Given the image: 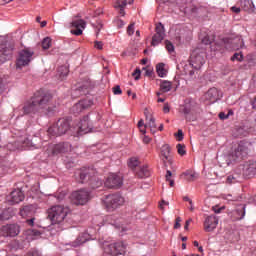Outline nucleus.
Wrapping results in <instances>:
<instances>
[{
    "label": "nucleus",
    "instance_id": "f257e3e1",
    "mask_svg": "<svg viewBox=\"0 0 256 256\" xmlns=\"http://www.w3.org/2000/svg\"><path fill=\"white\" fill-rule=\"evenodd\" d=\"M51 99H53L51 93L45 90H38L31 98V101L24 104L20 115H30V113H44L45 115H51V113H53V107L49 106Z\"/></svg>",
    "mask_w": 256,
    "mask_h": 256
},
{
    "label": "nucleus",
    "instance_id": "f03ea898",
    "mask_svg": "<svg viewBox=\"0 0 256 256\" xmlns=\"http://www.w3.org/2000/svg\"><path fill=\"white\" fill-rule=\"evenodd\" d=\"M251 151H253V144L248 141H241L230 157L233 161L238 163L239 161H243V159H247Z\"/></svg>",
    "mask_w": 256,
    "mask_h": 256
},
{
    "label": "nucleus",
    "instance_id": "7ed1b4c3",
    "mask_svg": "<svg viewBox=\"0 0 256 256\" xmlns=\"http://www.w3.org/2000/svg\"><path fill=\"white\" fill-rule=\"evenodd\" d=\"M67 215H69V208L61 205L52 206L48 210V217L54 225H59V223H63Z\"/></svg>",
    "mask_w": 256,
    "mask_h": 256
},
{
    "label": "nucleus",
    "instance_id": "20e7f679",
    "mask_svg": "<svg viewBox=\"0 0 256 256\" xmlns=\"http://www.w3.org/2000/svg\"><path fill=\"white\" fill-rule=\"evenodd\" d=\"M69 129H71V124L67 118H60L54 125L48 128L47 134L50 135V137H61V135H65Z\"/></svg>",
    "mask_w": 256,
    "mask_h": 256
},
{
    "label": "nucleus",
    "instance_id": "39448f33",
    "mask_svg": "<svg viewBox=\"0 0 256 256\" xmlns=\"http://www.w3.org/2000/svg\"><path fill=\"white\" fill-rule=\"evenodd\" d=\"M93 195L88 189L82 188L72 192L70 201L73 205H87L91 201Z\"/></svg>",
    "mask_w": 256,
    "mask_h": 256
},
{
    "label": "nucleus",
    "instance_id": "423d86ee",
    "mask_svg": "<svg viewBox=\"0 0 256 256\" xmlns=\"http://www.w3.org/2000/svg\"><path fill=\"white\" fill-rule=\"evenodd\" d=\"M91 173H93L91 169L80 170L78 173V181L79 183H88V181H90L89 185L92 189H99V187L103 186V181L95 176L91 177Z\"/></svg>",
    "mask_w": 256,
    "mask_h": 256
},
{
    "label": "nucleus",
    "instance_id": "0eeeda50",
    "mask_svg": "<svg viewBox=\"0 0 256 256\" xmlns=\"http://www.w3.org/2000/svg\"><path fill=\"white\" fill-rule=\"evenodd\" d=\"M103 201L107 211H115L125 203V198L120 194H109Z\"/></svg>",
    "mask_w": 256,
    "mask_h": 256
},
{
    "label": "nucleus",
    "instance_id": "6e6552de",
    "mask_svg": "<svg viewBox=\"0 0 256 256\" xmlns=\"http://www.w3.org/2000/svg\"><path fill=\"white\" fill-rule=\"evenodd\" d=\"M91 129L89 116H85L76 126L72 128V131L73 133H76V135H86V133H91Z\"/></svg>",
    "mask_w": 256,
    "mask_h": 256
},
{
    "label": "nucleus",
    "instance_id": "1a4fd4ad",
    "mask_svg": "<svg viewBox=\"0 0 256 256\" xmlns=\"http://www.w3.org/2000/svg\"><path fill=\"white\" fill-rule=\"evenodd\" d=\"M34 52L29 49H24L19 52L18 58L16 60L17 67H25L33 60Z\"/></svg>",
    "mask_w": 256,
    "mask_h": 256
},
{
    "label": "nucleus",
    "instance_id": "9d476101",
    "mask_svg": "<svg viewBox=\"0 0 256 256\" xmlns=\"http://www.w3.org/2000/svg\"><path fill=\"white\" fill-rule=\"evenodd\" d=\"M21 233V227L18 224H6L0 228L2 237H17Z\"/></svg>",
    "mask_w": 256,
    "mask_h": 256
},
{
    "label": "nucleus",
    "instance_id": "9b49d317",
    "mask_svg": "<svg viewBox=\"0 0 256 256\" xmlns=\"http://www.w3.org/2000/svg\"><path fill=\"white\" fill-rule=\"evenodd\" d=\"M222 43L225 49H227L228 51H235L243 47V39L241 38V36H237L235 38H225Z\"/></svg>",
    "mask_w": 256,
    "mask_h": 256
},
{
    "label": "nucleus",
    "instance_id": "f8f14e48",
    "mask_svg": "<svg viewBox=\"0 0 256 256\" xmlns=\"http://www.w3.org/2000/svg\"><path fill=\"white\" fill-rule=\"evenodd\" d=\"M125 249H127V246L123 242H116L109 244L105 248V253H108V255L117 256V255H123L125 253Z\"/></svg>",
    "mask_w": 256,
    "mask_h": 256
},
{
    "label": "nucleus",
    "instance_id": "ddd939ff",
    "mask_svg": "<svg viewBox=\"0 0 256 256\" xmlns=\"http://www.w3.org/2000/svg\"><path fill=\"white\" fill-rule=\"evenodd\" d=\"M108 189H119L123 185V176L118 174H110L104 182Z\"/></svg>",
    "mask_w": 256,
    "mask_h": 256
},
{
    "label": "nucleus",
    "instance_id": "4468645a",
    "mask_svg": "<svg viewBox=\"0 0 256 256\" xmlns=\"http://www.w3.org/2000/svg\"><path fill=\"white\" fill-rule=\"evenodd\" d=\"M93 85L91 84V80L87 79L78 84V87L74 90L73 95L75 97H79V95H89V91Z\"/></svg>",
    "mask_w": 256,
    "mask_h": 256
},
{
    "label": "nucleus",
    "instance_id": "2eb2a0df",
    "mask_svg": "<svg viewBox=\"0 0 256 256\" xmlns=\"http://www.w3.org/2000/svg\"><path fill=\"white\" fill-rule=\"evenodd\" d=\"M204 64L205 58L203 57V54H197L196 52L191 54L190 65H192V68L195 69V71H199Z\"/></svg>",
    "mask_w": 256,
    "mask_h": 256
},
{
    "label": "nucleus",
    "instance_id": "dca6fc26",
    "mask_svg": "<svg viewBox=\"0 0 256 256\" xmlns=\"http://www.w3.org/2000/svg\"><path fill=\"white\" fill-rule=\"evenodd\" d=\"M163 39H165V27L163 26V24H158L156 26V33L152 37L151 45L153 47H157V45H159V43H161Z\"/></svg>",
    "mask_w": 256,
    "mask_h": 256
},
{
    "label": "nucleus",
    "instance_id": "f3484780",
    "mask_svg": "<svg viewBox=\"0 0 256 256\" xmlns=\"http://www.w3.org/2000/svg\"><path fill=\"white\" fill-rule=\"evenodd\" d=\"M25 199V194L20 189L13 190L8 196L7 201L10 205H17V203H21Z\"/></svg>",
    "mask_w": 256,
    "mask_h": 256
},
{
    "label": "nucleus",
    "instance_id": "a211bd4d",
    "mask_svg": "<svg viewBox=\"0 0 256 256\" xmlns=\"http://www.w3.org/2000/svg\"><path fill=\"white\" fill-rule=\"evenodd\" d=\"M92 105H93V100L91 99L87 98V99L81 100L72 107V112L75 115H77L81 113V111H84V109H89V107H91Z\"/></svg>",
    "mask_w": 256,
    "mask_h": 256
},
{
    "label": "nucleus",
    "instance_id": "6ab92c4d",
    "mask_svg": "<svg viewBox=\"0 0 256 256\" xmlns=\"http://www.w3.org/2000/svg\"><path fill=\"white\" fill-rule=\"evenodd\" d=\"M217 225H219V219L216 216H208L204 221V230L207 233H211V231L217 229Z\"/></svg>",
    "mask_w": 256,
    "mask_h": 256
},
{
    "label": "nucleus",
    "instance_id": "aec40b11",
    "mask_svg": "<svg viewBox=\"0 0 256 256\" xmlns=\"http://www.w3.org/2000/svg\"><path fill=\"white\" fill-rule=\"evenodd\" d=\"M69 151H71V144L68 142L58 143L52 147V155H60V153H69Z\"/></svg>",
    "mask_w": 256,
    "mask_h": 256
},
{
    "label": "nucleus",
    "instance_id": "412c9836",
    "mask_svg": "<svg viewBox=\"0 0 256 256\" xmlns=\"http://www.w3.org/2000/svg\"><path fill=\"white\" fill-rule=\"evenodd\" d=\"M86 23L83 19L79 20H73L71 23V27H74V30H71L72 35H76L79 37V35H83V29H85Z\"/></svg>",
    "mask_w": 256,
    "mask_h": 256
},
{
    "label": "nucleus",
    "instance_id": "4be33fe9",
    "mask_svg": "<svg viewBox=\"0 0 256 256\" xmlns=\"http://www.w3.org/2000/svg\"><path fill=\"white\" fill-rule=\"evenodd\" d=\"M204 97L209 103H216V101H219L221 98V95H219V90L217 88H210Z\"/></svg>",
    "mask_w": 256,
    "mask_h": 256
},
{
    "label": "nucleus",
    "instance_id": "5701e85b",
    "mask_svg": "<svg viewBox=\"0 0 256 256\" xmlns=\"http://www.w3.org/2000/svg\"><path fill=\"white\" fill-rule=\"evenodd\" d=\"M37 212V206L35 205H26L20 208L19 214L25 217H33L34 213Z\"/></svg>",
    "mask_w": 256,
    "mask_h": 256
},
{
    "label": "nucleus",
    "instance_id": "b1692460",
    "mask_svg": "<svg viewBox=\"0 0 256 256\" xmlns=\"http://www.w3.org/2000/svg\"><path fill=\"white\" fill-rule=\"evenodd\" d=\"M170 153H171V147L169 146V144H164L161 147V157L164 165H167V163H171Z\"/></svg>",
    "mask_w": 256,
    "mask_h": 256
},
{
    "label": "nucleus",
    "instance_id": "393cba45",
    "mask_svg": "<svg viewBox=\"0 0 256 256\" xmlns=\"http://www.w3.org/2000/svg\"><path fill=\"white\" fill-rule=\"evenodd\" d=\"M89 239H91V236L89 235V233L87 232L81 233L77 237L76 241L72 242V247H79L80 245H83V243H87Z\"/></svg>",
    "mask_w": 256,
    "mask_h": 256
},
{
    "label": "nucleus",
    "instance_id": "a878e982",
    "mask_svg": "<svg viewBox=\"0 0 256 256\" xmlns=\"http://www.w3.org/2000/svg\"><path fill=\"white\" fill-rule=\"evenodd\" d=\"M11 55V49L5 46V44H0V63H5Z\"/></svg>",
    "mask_w": 256,
    "mask_h": 256
},
{
    "label": "nucleus",
    "instance_id": "bb28decb",
    "mask_svg": "<svg viewBox=\"0 0 256 256\" xmlns=\"http://www.w3.org/2000/svg\"><path fill=\"white\" fill-rule=\"evenodd\" d=\"M134 0H115L114 7L115 9H120V15H125V7H127V3L131 5Z\"/></svg>",
    "mask_w": 256,
    "mask_h": 256
},
{
    "label": "nucleus",
    "instance_id": "cd10ccee",
    "mask_svg": "<svg viewBox=\"0 0 256 256\" xmlns=\"http://www.w3.org/2000/svg\"><path fill=\"white\" fill-rule=\"evenodd\" d=\"M182 177H184L186 181H197V179H199V174L193 170H186L182 173Z\"/></svg>",
    "mask_w": 256,
    "mask_h": 256
},
{
    "label": "nucleus",
    "instance_id": "c85d7f7f",
    "mask_svg": "<svg viewBox=\"0 0 256 256\" xmlns=\"http://www.w3.org/2000/svg\"><path fill=\"white\" fill-rule=\"evenodd\" d=\"M136 175L140 179H145L146 177H149L151 175V171H149V168L147 166H142L136 173Z\"/></svg>",
    "mask_w": 256,
    "mask_h": 256
},
{
    "label": "nucleus",
    "instance_id": "c756f323",
    "mask_svg": "<svg viewBox=\"0 0 256 256\" xmlns=\"http://www.w3.org/2000/svg\"><path fill=\"white\" fill-rule=\"evenodd\" d=\"M13 215V208H8L2 211V213L0 214V219H2V221H8V219H11Z\"/></svg>",
    "mask_w": 256,
    "mask_h": 256
},
{
    "label": "nucleus",
    "instance_id": "7c9ffc66",
    "mask_svg": "<svg viewBox=\"0 0 256 256\" xmlns=\"http://www.w3.org/2000/svg\"><path fill=\"white\" fill-rule=\"evenodd\" d=\"M68 75H69V68H67V66H60L58 68L57 76L59 77L60 81H63V79H65V77H67Z\"/></svg>",
    "mask_w": 256,
    "mask_h": 256
},
{
    "label": "nucleus",
    "instance_id": "2f4dec72",
    "mask_svg": "<svg viewBox=\"0 0 256 256\" xmlns=\"http://www.w3.org/2000/svg\"><path fill=\"white\" fill-rule=\"evenodd\" d=\"M173 85L171 84V82L167 81V80H163L161 81L160 84V91L162 93H169V91L172 89Z\"/></svg>",
    "mask_w": 256,
    "mask_h": 256
},
{
    "label": "nucleus",
    "instance_id": "473e14b6",
    "mask_svg": "<svg viewBox=\"0 0 256 256\" xmlns=\"http://www.w3.org/2000/svg\"><path fill=\"white\" fill-rule=\"evenodd\" d=\"M156 72L160 77H167V70L165 69L164 63H159L156 65Z\"/></svg>",
    "mask_w": 256,
    "mask_h": 256
},
{
    "label": "nucleus",
    "instance_id": "72a5a7b5",
    "mask_svg": "<svg viewBox=\"0 0 256 256\" xmlns=\"http://www.w3.org/2000/svg\"><path fill=\"white\" fill-rule=\"evenodd\" d=\"M147 127H149L151 133H155L157 131V124H155V118L153 116H150L148 120H146Z\"/></svg>",
    "mask_w": 256,
    "mask_h": 256
},
{
    "label": "nucleus",
    "instance_id": "f704fd0d",
    "mask_svg": "<svg viewBox=\"0 0 256 256\" xmlns=\"http://www.w3.org/2000/svg\"><path fill=\"white\" fill-rule=\"evenodd\" d=\"M193 108L191 107V104H186L183 109V113L185 115L186 121H191V118L189 115H193Z\"/></svg>",
    "mask_w": 256,
    "mask_h": 256
},
{
    "label": "nucleus",
    "instance_id": "c9c22d12",
    "mask_svg": "<svg viewBox=\"0 0 256 256\" xmlns=\"http://www.w3.org/2000/svg\"><path fill=\"white\" fill-rule=\"evenodd\" d=\"M139 165V159L132 157L130 158V160L128 161V166L130 167V169H135V167H137Z\"/></svg>",
    "mask_w": 256,
    "mask_h": 256
},
{
    "label": "nucleus",
    "instance_id": "e433bc0d",
    "mask_svg": "<svg viewBox=\"0 0 256 256\" xmlns=\"http://www.w3.org/2000/svg\"><path fill=\"white\" fill-rule=\"evenodd\" d=\"M177 153L180 154L182 157L183 155H187V150H185V144H177Z\"/></svg>",
    "mask_w": 256,
    "mask_h": 256
},
{
    "label": "nucleus",
    "instance_id": "4c0bfd02",
    "mask_svg": "<svg viewBox=\"0 0 256 256\" xmlns=\"http://www.w3.org/2000/svg\"><path fill=\"white\" fill-rule=\"evenodd\" d=\"M49 47H51V38L46 37L42 41V48L43 49H49Z\"/></svg>",
    "mask_w": 256,
    "mask_h": 256
},
{
    "label": "nucleus",
    "instance_id": "58836bf2",
    "mask_svg": "<svg viewBox=\"0 0 256 256\" xmlns=\"http://www.w3.org/2000/svg\"><path fill=\"white\" fill-rule=\"evenodd\" d=\"M165 46L168 53H173L175 51V47L173 46V43H171L169 40L165 41Z\"/></svg>",
    "mask_w": 256,
    "mask_h": 256
},
{
    "label": "nucleus",
    "instance_id": "ea45409f",
    "mask_svg": "<svg viewBox=\"0 0 256 256\" xmlns=\"http://www.w3.org/2000/svg\"><path fill=\"white\" fill-rule=\"evenodd\" d=\"M231 61H243V54H241V53H235V54L231 57Z\"/></svg>",
    "mask_w": 256,
    "mask_h": 256
},
{
    "label": "nucleus",
    "instance_id": "a19ab883",
    "mask_svg": "<svg viewBox=\"0 0 256 256\" xmlns=\"http://www.w3.org/2000/svg\"><path fill=\"white\" fill-rule=\"evenodd\" d=\"M226 183L232 185V183H237V177L230 175L227 177Z\"/></svg>",
    "mask_w": 256,
    "mask_h": 256
},
{
    "label": "nucleus",
    "instance_id": "79ce46f5",
    "mask_svg": "<svg viewBox=\"0 0 256 256\" xmlns=\"http://www.w3.org/2000/svg\"><path fill=\"white\" fill-rule=\"evenodd\" d=\"M135 33V23H132L127 28V34L133 35Z\"/></svg>",
    "mask_w": 256,
    "mask_h": 256
},
{
    "label": "nucleus",
    "instance_id": "37998d69",
    "mask_svg": "<svg viewBox=\"0 0 256 256\" xmlns=\"http://www.w3.org/2000/svg\"><path fill=\"white\" fill-rule=\"evenodd\" d=\"M133 77L135 79V81H139V78L141 77V70L139 68H137L134 72H133Z\"/></svg>",
    "mask_w": 256,
    "mask_h": 256
},
{
    "label": "nucleus",
    "instance_id": "c03bdc74",
    "mask_svg": "<svg viewBox=\"0 0 256 256\" xmlns=\"http://www.w3.org/2000/svg\"><path fill=\"white\" fill-rule=\"evenodd\" d=\"M202 43L204 45H211V43H213V39H211V37L209 36H205L203 39H202Z\"/></svg>",
    "mask_w": 256,
    "mask_h": 256
},
{
    "label": "nucleus",
    "instance_id": "a18cd8bd",
    "mask_svg": "<svg viewBox=\"0 0 256 256\" xmlns=\"http://www.w3.org/2000/svg\"><path fill=\"white\" fill-rule=\"evenodd\" d=\"M112 90L114 95H121L123 93V91L121 90V86L119 85L115 86Z\"/></svg>",
    "mask_w": 256,
    "mask_h": 256
},
{
    "label": "nucleus",
    "instance_id": "49530a36",
    "mask_svg": "<svg viewBox=\"0 0 256 256\" xmlns=\"http://www.w3.org/2000/svg\"><path fill=\"white\" fill-rule=\"evenodd\" d=\"M236 213H241L237 219H243V217H245V206H242L241 209H238Z\"/></svg>",
    "mask_w": 256,
    "mask_h": 256
},
{
    "label": "nucleus",
    "instance_id": "de8ad7c7",
    "mask_svg": "<svg viewBox=\"0 0 256 256\" xmlns=\"http://www.w3.org/2000/svg\"><path fill=\"white\" fill-rule=\"evenodd\" d=\"M177 141H183V130H178L176 134Z\"/></svg>",
    "mask_w": 256,
    "mask_h": 256
},
{
    "label": "nucleus",
    "instance_id": "09e8293b",
    "mask_svg": "<svg viewBox=\"0 0 256 256\" xmlns=\"http://www.w3.org/2000/svg\"><path fill=\"white\" fill-rule=\"evenodd\" d=\"M94 47H95L96 49H99V50L103 49V42H101V41H95V42H94Z\"/></svg>",
    "mask_w": 256,
    "mask_h": 256
},
{
    "label": "nucleus",
    "instance_id": "8fccbe9b",
    "mask_svg": "<svg viewBox=\"0 0 256 256\" xmlns=\"http://www.w3.org/2000/svg\"><path fill=\"white\" fill-rule=\"evenodd\" d=\"M181 227V217L176 218V222L174 224V229H179Z\"/></svg>",
    "mask_w": 256,
    "mask_h": 256
},
{
    "label": "nucleus",
    "instance_id": "3c124183",
    "mask_svg": "<svg viewBox=\"0 0 256 256\" xmlns=\"http://www.w3.org/2000/svg\"><path fill=\"white\" fill-rule=\"evenodd\" d=\"M3 89H5V80L0 77V95L3 93Z\"/></svg>",
    "mask_w": 256,
    "mask_h": 256
},
{
    "label": "nucleus",
    "instance_id": "603ef678",
    "mask_svg": "<svg viewBox=\"0 0 256 256\" xmlns=\"http://www.w3.org/2000/svg\"><path fill=\"white\" fill-rule=\"evenodd\" d=\"M146 77H153V70L144 68Z\"/></svg>",
    "mask_w": 256,
    "mask_h": 256
},
{
    "label": "nucleus",
    "instance_id": "864d4df0",
    "mask_svg": "<svg viewBox=\"0 0 256 256\" xmlns=\"http://www.w3.org/2000/svg\"><path fill=\"white\" fill-rule=\"evenodd\" d=\"M27 225H29V227H33V225H35V217H32L31 219L26 220Z\"/></svg>",
    "mask_w": 256,
    "mask_h": 256
},
{
    "label": "nucleus",
    "instance_id": "5fc2aeb1",
    "mask_svg": "<svg viewBox=\"0 0 256 256\" xmlns=\"http://www.w3.org/2000/svg\"><path fill=\"white\" fill-rule=\"evenodd\" d=\"M144 115H145V117H146V121H149V119H150L151 117H153L151 114H149V110H148V109H145V110H144Z\"/></svg>",
    "mask_w": 256,
    "mask_h": 256
},
{
    "label": "nucleus",
    "instance_id": "6e6d98bb",
    "mask_svg": "<svg viewBox=\"0 0 256 256\" xmlns=\"http://www.w3.org/2000/svg\"><path fill=\"white\" fill-rule=\"evenodd\" d=\"M189 77L190 79H196L197 75L195 74V70H190L189 71Z\"/></svg>",
    "mask_w": 256,
    "mask_h": 256
},
{
    "label": "nucleus",
    "instance_id": "4d7b16f0",
    "mask_svg": "<svg viewBox=\"0 0 256 256\" xmlns=\"http://www.w3.org/2000/svg\"><path fill=\"white\" fill-rule=\"evenodd\" d=\"M248 171H250V173H248V176H249V177L255 175V173H256V169H255V168H252V167L248 168Z\"/></svg>",
    "mask_w": 256,
    "mask_h": 256
},
{
    "label": "nucleus",
    "instance_id": "13d9d810",
    "mask_svg": "<svg viewBox=\"0 0 256 256\" xmlns=\"http://www.w3.org/2000/svg\"><path fill=\"white\" fill-rule=\"evenodd\" d=\"M173 173H171V170H167L166 171V181H169L172 177Z\"/></svg>",
    "mask_w": 256,
    "mask_h": 256
},
{
    "label": "nucleus",
    "instance_id": "bf43d9fd",
    "mask_svg": "<svg viewBox=\"0 0 256 256\" xmlns=\"http://www.w3.org/2000/svg\"><path fill=\"white\" fill-rule=\"evenodd\" d=\"M231 11L233 13H241V8L233 6L231 7Z\"/></svg>",
    "mask_w": 256,
    "mask_h": 256
},
{
    "label": "nucleus",
    "instance_id": "052dcab7",
    "mask_svg": "<svg viewBox=\"0 0 256 256\" xmlns=\"http://www.w3.org/2000/svg\"><path fill=\"white\" fill-rule=\"evenodd\" d=\"M228 117H229V115H226L224 112L219 113V118L220 119H227Z\"/></svg>",
    "mask_w": 256,
    "mask_h": 256
},
{
    "label": "nucleus",
    "instance_id": "680f3d73",
    "mask_svg": "<svg viewBox=\"0 0 256 256\" xmlns=\"http://www.w3.org/2000/svg\"><path fill=\"white\" fill-rule=\"evenodd\" d=\"M193 221V219H188L185 223L184 229L187 231L189 229V224Z\"/></svg>",
    "mask_w": 256,
    "mask_h": 256
},
{
    "label": "nucleus",
    "instance_id": "e2e57ef3",
    "mask_svg": "<svg viewBox=\"0 0 256 256\" xmlns=\"http://www.w3.org/2000/svg\"><path fill=\"white\" fill-rule=\"evenodd\" d=\"M166 181L169 182L170 187H175V180L170 178L169 180H166Z\"/></svg>",
    "mask_w": 256,
    "mask_h": 256
},
{
    "label": "nucleus",
    "instance_id": "0e129e2a",
    "mask_svg": "<svg viewBox=\"0 0 256 256\" xmlns=\"http://www.w3.org/2000/svg\"><path fill=\"white\" fill-rule=\"evenodd\" d=\"M151 142V138L149 137H144L143 139V143H145L146 145L149 144Z\"/></svg>",
    "mask_w": 256,
    "mask_h": 256
},
{
    "label": "nucleus",
    "instance_id": "69168bd1",
    "mask_svg": "<svg viewBox=\"0 0 256 256\" xmlns=\"http://www.w3.org/2000/svg\"><path fill=\"white\" fill-rule=\"evenodd\" d=\"M147 127H148V126H147V124H146L145 126L139 128L140 131H141V133H143V135H145Z\"/></svg>",
    "mask_w": 256,
    "mask_h": 256
},
{
    "label": "nucleus",
    "instance_id": "338daca9",
    "mask_svg": "<svg viewBox=\"0 0 256 256\" xmlns=\"http://www.w3.org/2000/svg\"><path fill=\"white\" fill-rule=\"evenodd\" d=\"M163 111H164V113H169V105L168 104L164 105Z\"/></svg>",
    "mask_w": 256,
    "mask_h": 256
},
{
    "label": "nucleus",
    "instance_id": "774afa93",
    "mask_svg": "<svg viewBox=\"0 0 256 256\" xmlns=\"http://www.w3.org/2000/svg\"><path fill=\"white\" fill-rule=\"evenodd\" d=\"M141 127H145V122H143V120L138 122V128L141 129Z\"/></svg>",
    "mask_w": 256,
    "mask_h": 256
}]
</instances>
